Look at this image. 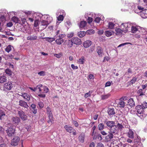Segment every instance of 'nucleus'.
<instances>
[{"label": "nucleus", "instance_id": "1", "mask_svg": "<svg viewBox=\"0 0 147 147\" xmlns=\"http://www.w3.org/2000/svg\"><path fill=\"white\" fill-rule=\"evenodd\" d=\"M52 21V18L49 15H43L37 13V26L38 30H42L46 28Z\"/></svg>", "mask_w": 147, "mask_h": 147}, {"label": "nucleus", "instance_id": "2", "mask_svg": "<svg viewBox=\"0 0 147 147\" xmlns=\"http://www.w3.org/2000/svg\"><path fill=\"white\" fill-rule=\"evenodd\" d=\"M126 10L134 11L135 13H140L144 9V8L140 5L134 3H127L125 6Z\"/></svg>", "mask_w": 147, "mask_h": 147}, {"label": "nucleus", "instance_id": "3", "mask_svg": "<svg viewBox=\"0 0 147 147\" xmlns=\"http://www.w3.org/2000/svg\"><path fill=\"white\" fill-rule=\"evenodd\" d=\"M136 111L137 115L141 119H143L146 116L144 113V109L141 105H138L136 107Z\"/></svg>", "mask_w": 147, "mask_h": 147}, {"label": "nucleus", "instance_id": "4", "mask_svg": "<svg viewBox=\"0 0 147 147\" xmlns=\"http://www.w3.org/2000/svg\"><path fill=\"white\" fill-rule=\"evenodd\" d=\"M131 24V23L130 22L123 23L121 24L119 27L123 30V32L126 33L130 30Z\"/></svg>", "mask_w": 147, "mask_h": 147}, {"label": "nucleus", "instance_id": "5", "mask_svg": "<svg viewBox=\"0 0 147 147\" xmlns=\"http://www.w3.org/2000/svg\"><path fill=\"white\" fill-rule=\"evenodd\" d=\"M3 91L7 92L10 90L13 87L12 83L10 82L5 83L3 86Z\"/></svg>", "mask_w": 147, "mask_h": 147}, {"label": "nucleus", "instance_id": "6", "mask_svg": "<svg viewBox=\"0 0 147 147\" xmlns=\"http://www.w3.org/2000/svg\"><path fill=\"white\" fill-rule=\"evenodd\" d=\"M16 130L13 126L8 127L6 130V132L9 137L11 136L14 135Z\"/></svg>", "mask_w": 147, "mask_h": 147}, {"label": "nucleus", "instance_id": "7", "mask_svg": "<svg viewBox=\"0 0 147 147\" xmlns=\"http://www.w3.org/2000/svg\"><path fill=\"white\" fill-rule=\"evenodd\" d=\"M18 114L22 120L25 121L27 119V116L23 111H18Z\"/></svg>", "mask_w": 147, "mask_h": 147}, {"label": "nucleus", "instance_id": "8", "mask_svg": "<svg viewBox=\"0 0 147 147\" xmlns=\"http://www.w3.org/2000/svg\"><path fill=\"white\" fill-rule=\"evenodd\" d=\"M138 26H136L135 24L131 23L130 30V32L133 33H135L137 32H140L138 30Z\"/></svg>", "mask_w": 147, "mask_h": 147}, {"label": "nucleus", "instance_id": "9", "mask_svg": "<svg viewBox=\"0 0 147 147\" xmlns=\"http://www.w3.org/2000/svg\"><path fill=\"white\" fill-rule=\"evenodd\" d=\"M20 138L18 136H16L12 140L11 145L12 146H16L18 145L20 141Z\"/></svg>", "mask_w": 147, "mask_h": 147}, {"label": "nucleus", "instance_id": "10", "mask_svg": "<svg viewBox=\"0 0 147 147\" xmlns=\"http://www.w3.org/2000/svg\"><path fill=\"white\" fill-rule=\"evenodd\" d=\"M71 39L74 44L76 45H79L82 43L81 40L78 37H73Z\"/></svg>", "mask_w": 147, "mask_h": 147}, {"label": "nucleus", "instance_id": "11", "mask_svg": "<svg viewBox=\"0 0 147 147\" xmlns=\"http://www.w3.org/2000/svg\"><path fill=\"white\" fill-rule=\"evenodd\" d=\"M134 131L131 129H129V131L127 133V136L131 139L134 138Z\"/></svg>", "mask_w": 147, "mask_h": 147}, {"label": "nucleus", "instance_id": "12", "mask_svg": "<svg viewBox=\"0 0 147 147\" xmlns=\"http://www.w3.org/2000/svg\"><path fill=\"white\" fill-rule=\"evenodd\" d=\"M19 105L22 107L28 109L29 106L27 103L24 101L22 100H20L19 101Z\"/></svg>", "mask_w": 147, "mask_h": 147}, {"label": "nucleus", "instance_id": "13", "mask_svg": "<svg viewBox=\"0 0 147 147\" xmlns=\"http://www.w3.org/2000/svg\"><path fill=\"white\" fill-rule=\"evenodd\" d=\"M110 131L114 134H117L119 132L118 128H117L116 125H115L110 129Z\"/></svg>", "mask_w": 147, "mask_h": 147}, {"label": "nucleus", "instance_id": "14", "mask_svg": "<svg viewBox=\"0 0 147 147\" xmlns=\"http://www.w3.org/2000/svg\"><path fill=\"white\" fill-rule=\"evenodd\" d=\"M92 42L90 40H87L84 41L83 43L84 47L85 48L89 47L92 45Z\"/></svg>", "mask_w": 147, "mask_h": 147}, {"label": "nucleus", "instance_id": "15", "mask_svg": "<svg viewBox=\"0 0 147 147\" xmlns=\"http://www.w3.org/2000/svg\"><path fill=\"white\" fill-rule=\"evenodd\" d=\"M104 123L106 124L107 126L110 128L112 127L115 125V122L113 121H105Z\"/></svg>", "mask_w": 147, "mask_h": 147}, {"label": "nucleus", "instance_id": "16", "mask_svg": "<svg viewBox=\"0 0 147 147\" xmlns=\"http://www.w3.org/2000/svg\"><path fill=\"white\" fill-rule=\"evenodd\" d=\"M22 95L19 94V95L22 96L24 99L27 101H29L30 100V96L29 95L26 93H21Z\"/></svg>", "mask_w": 147, "mask_h": 147}, {"label": "nucleus", "instance_id": "17", "mask_svg": "<svg viewBox=\"0 0 147 147\" xmlns=\"http://www.w3.org/2000/svg\"><path fill=\"white\" fill-rule=\"evenodd\" d=\"M96 52L99 57H102L103 51L102 48L98 46L97 47Z\"/></svg>", "mask_w": 147, "mask_h": 147}, {"label": "nucleus", "instance_id": "18", "mask_svg": "<svg viewBox=\"0 0 147 147\" xmlns=\"http://www.w3.org/2000/svg\"><path fill=\"white\" fill-rule=\"evenodd\" d=\"M141 17L143 18H147V9H144L140 13Z\"/></svg>", "mask_w": 147, "mask_h": 147}, {"label": "nucleus", "instance_id": "19", "mask_svg": "<svg viewBox=\"0 0 147 147\" xmlns=\"http://www.w3.org/2000/svg\"><path fill=\"white\" fill-rule=\"evenodd\" d=\"M145 91L143 90L142 89H139L137 92V94L138 95V98L139 96H142L145 95Z\"/></svg>", "mask_w": 147, "mask_h": 147}, {"label": "nucleus", "instance_id": "20", "mask_svg": "<svg viewBox=\"0 0 147 147\" xmlns=\"http://www.w3.org/2000/svg\"><path fill=\"white\" fill-rule=\"evenodd\" d=\"M128 103L129 105L131 107H133L135 105V103L133 98H131L128 100Z\"/></svg>", "mask_w": 147, "mask_h": 147}, {"label": "nucleus", "instance_id": "21", "mask_svg": "<svg viewBox=\"0 0 147 147\" xmlns=\"http://www.w3.org/2000/svg\"><path fill=\"white\" fill-rule=\"evenodd\" d=\"M64 128L66 131L69 133H71L73 131V128L70 126L66 125L65 126Z\"/></svg>", "mask_w": 147, "mask_h": 147}, {"label": "nucleus", "instance_id": "22", "mask_svg": "<svg viewBox=\"0 0 147 147\" xmlns=\"http://www.w3.org/2000/svg\"><path fill=\"white\" fill-rule=\"evenodd\" d=\"M11 120L14 123L16 124H18L20 121L19 118L17 117H12Z\"/></svg>", "mask_w": 147, "mask_h": 147}, {"label": "nucleus", "instance_id": "23", "mask_svg": "<svg viewBox=\"0 0 147 147\" xmlns=\"http://www.w3.org/2000/svg\"><path fill=\"white\" fill-rule=\"evenodd\" d=\"M62 12L63 13V14L59 15L57 17V20L58 21H63V19L64 16L65 15V13L64 10H62Z\"/></svg>", "mask_w": 147, "mask_h": 147}, {"label": "nucleus", "instance_id": "24", "mask_svg": "<svg viewBox=\"0 0 147 147\" xmlns=\"http://www.w3.org/2000/svg\"><path fill=\"white\" fill-rule=\"evenodd\" d=\"M116 35H121L122 32H123V30L121 28H116L115 30Z\"/></svg>", "mask_w": 147, "mask_h": 147}, {"label": "nucleus", "instance_id": "25", "mask_svg": "<svg viewBox=\"0 0 147 147\" xmlns=\"http://www.w3.org/2000/svg\"><path fill=\"white\" fill-rule=\"evenodd\" d=\"M7 77L4 76H0V83H2L6 82Z\"/></svg>", "mask_w": 147, "mask_h": 147}, {"label": "nucleus", "instance_id": "26", "mask_svg": "<svg viewBox=\"0 0 147 147\" xmlns=\"http://www.w3.org/2000/svg\"><path fill=\"white\" fill-rule=\"evenodd\" d=\"M11 20L13 22H15L16 23H20V21L19 20L18 18L15 16H13L11 18Z\"/></svg>", "mask_w": 147, "mask_h": 147}, {"label": "nucleus", "instance_id": "27", "mask_svg": "<svg viewBox=\"0 0 147 147\" xmlns=\"http://www.w3.org/2000/svg\"><path fill=\"white\" fill-rule=\"evenodd\" d=\"M84 134L83 133L81 134L78 137L79 140L80 141L82 142L84 141Z\"/></svg>", "mask_w": 147, "mask_h": 147}, {"label": "nucleus", "instance_id": "28", "mask_svg": "<svg viewBox=\"0 0 147 147\" xmlns=\"http://www.w3.org/2000/svg\"><path fill=\"white\" fill-rule=\"evenodd\" d=\"M109 115H113L115 114V112L113 108H109L108 111Z\"/></svg>", "mask_w": 147, "mask_h": 147}, {"label": "nucleus", "instance_id": "29", "mask_svg": "<svg viewBox=\"0 0 147 147\" xmlns=\"http://www.w3.org/2000/svg\"><path fill=\"white\" fill-rule=\"evenodd\" d=\"M43 39H45V40L47 41L50 42H51L53 41H54L55 39L54 38H51V37H45L43 38H42Z\"/></svg>", "mask_w": 147, "mask_h": 147}, {"label": "nucleus", "instance_id": "30", "mask_svg": "<svg viewBox=\"0 0 147 147\" xmlns=\"http://www.w3.org/2000/svg\"><path fill=\"white\" fill-rule=\"evenodd\" d=\"M87 24V23L85 21H81L79 24V27L80 28H83L85 27Z\"/></svg>", "mask_w": 147, "mask_h": 147}, {"label": "nucleus", "instance_id": "31", "mask_svg": "<svg viewBox=\"0 0 147 147\" xmlns=\"http://www.w3.org/2000/svg\"><path fill=\"white\" fill-rule=\"evenodd\" d=\"M146 32H144V34H142L141 33L140 34H136L135 35V36L136 38H144V36L146 34Z\"/></svg>", "mask_w": 147, "mask_h": 147}, {"label": "nucleus", "instance_id": "32", "mask_svg": "<svg viewBox=\"0 0 147 147\" xmlns=\"http://www.w3.org/2000/svg\"><path fill=\"white\" fill-rule=\"evenodd\" d=\"M86 34L84 31H80L78 33V35L80 37L82 38Z\"/></svg>", "mask_w": 147, "mask_h": 147}, {"label": "nucleus", "instance_id": "33", "mask_svg": "<svg viewBox=\"0 0 147 147\" xmlns=\"http://www.w3.org/2000/svg\"><path fill=\"white\" fill-rule=\"evenodd\" d=\"M115 24L112 22H109L108 24V27L109 29H113L115 26Z\"/></svg>", "mask_w": 147, "mask_h": 147}, {"label": "nucleus", "instance_id": "34", "mask_svg": "<svg viewBox=\"0 0 147 147\" xmlns=\"http://www.w3.org/2000/svg\"><path fill=\"white\" fill-rule=\"evenodd\" d=\"M47 113L48 116L51 115H53L51 108L47 107Z\"/></svg>", "mask_w": 147, "mask_h": 147}, {"label": "nucleus", "instance_id": "35", "mask_svg": "<svg viewBox=\"0 0 147 147\" xmlns=\"http://www.w3.org/2000/svg\"><path fill=\"white\" fill-rule=\"evenodd\" d=\"M31 107L32 108V111L34 114H36L37 112L36 110L35 109L36 108V105L34 104H32L31 105Z\"/></svg>", "mask_w": 147, "mask_h": 147}, {"label": "nucleus", "instance_id": "36", "mask_svg": "<svg viewBox=\"0 0 147 147\" xmlns=\"http://www.w3.org/2000/svg\"><path fill=\"white\" fill-rule=\"evenodd\" d=\"M49 120L47 122L50 123H53L54 119L53 118V115H51L50 116H48Z\"/></svg>", "mask_w": 147, "mask_h": 147}, {"label": "nucleus", "instance_id": "37", "mask_svg": "<svg viewBox=\"0 0 147 147\" xmlns=\"http://www.w3.org/2000/svg\"><path fill=\"white\" fill-rule=\"evenodd\" d=\"M37 39V36H28L27 38V39L28 40H35Z\"/></svg>", "mask_w": 147, "mask_h": 147}, {"label": "nucleus", "instance_id": "38", "mask_svg": "<svg viewBox=\"0 0 147 147\" xmlns=\"http://www.w3.org/2000/svg\"><path fill=\"white\" fill-rule=\"evenodd\" d=\"M63 42V39H61L59 38L55 40L56 43L58 45H61Z\"/></svg>", "mask_w": 147, "mask_h": 147}, {"label": "nucleus", "instance_id": "39", "mask_svg": "<svg viewBox=\"0 0 147 147\" xmlns=\"http://www.w3.org/2000/svg\"><path fill=\"white\" fill-rule=\"evenodd\" d=\"M140 137L138 135H137L135 138L134 139V142L136 144H137L140 142Z\"/></svg>", "mask_w": 147, "mask_h": 147}, {"label": "nucleus", "instance_id": "40", "mask_svg": "<svg viewBox=\"0 0 147 147\" xmlns=\"http://www.w3.org/2000/svg\"><path fill=\"white\" fill-rule=\"evenodd\" d=\"M6 74L9 76H11L12 74L11 71L8 68L6 69L5 70Z\"/></svg>", "mask_w": 147, "mask_h": 147}, {"label": "nucleus", "instance_id": "41", "mask_svg": "<svg viewBox=\"0 0 147 147\" xmlns=\"http://www.w3.org/2000/svg\"><path fill=\"white\" fill-rule=\"evenodd\" d=\"M105 35L107 37L111 36L112 34V32L109 31H106L105 32Z\"/></svg>", "mask_w": 147, "mask_h": 147}, {"label": "nucleus", "instance_id": "42", "mask_svg": "<svg viewBox=\"0 0 147 147\" xmlns=\"http://www.w3.org/2000/svg\"><path fill=\"white\" fill-rule=\"evenodd\" d=\"M71 39L69 40L67 42V46L68 47L71 48L73 45V43Z\"/></svg>", "mask_w": 147, "mask_h": 147}, {"label": "nucleus", "instance_id": "43", "mask_svg": "<svg viewBox=\"0 0 147 147\" xmlns=\"http://www.w3.org/2000/svg\"><path fill=\"white\" fill-rule=\"evenodd\" d=\"M110 96V94H108L105 95H102L101 96V98L102 100L108 98Z\"/></svg>", "mask_w": 147, "mask_h": 147}, {"label": "nucleus", "instance_id": "44", "mask_svg": "<svg viewBox=\"0 0 147 147\" xmlns=\"http://www.w3.org/2000/svg\"><path fill=\"white\" fill-rule=\"evenodd\" d=\"M85 58L84 56H82L79 59L78 62L81 64H83L84 63Z\"/></svg>", "mask_w": 147, "mask_h": 147}, {"label": "nucleus", "instance_id": "45", "mask_svg": "<svg viewBox=\"0 0 147 147\" xmlns=\"http://www.w3.org/2000/svg\"><path fill=\"white\" fill-rule=\"evenodd\" d=\"M94 33V30L93 29H89L86 32V34L90 35L93 34Z\"/></svg>", "mask_w": 147, "mask_h": 147}, {"label": "nucleus", "instance_id": "46", "mask_svg": "<svg viewBox=\"0 0 147 147\" xmlns=\"http://www.w3.org/2000/svg\"><path fill=\"white\" fill-rule=\"evenodd\" d=\"M118 105L119 107L123 108L125 106V102L122 101H119Z\"/></svg>", "mask_w": 147, "mask_h": 147}, {"label": "nucleus", "instance_id": "47", "mask_svg": "<svg viewBox=\"0 0 147 147\" xmlns=\"http://www.w3.org/2000/svg\"><path fill=\"white\" fill-rule=\"evenodd\" d=\"M11 46L10 45H8L5 49V51L7 53H9L11 50Z\"/></svg>", "mask_w": 147, "mask_h": 147}, {"label": "nucleus", "instance_id": "48", "mask_svg": "<svg viewBox=\"0 0 147 147\" xmlns=\"http://www.w3.org/2000/svg\"><path fill=\"white\" fill-rule=\"evenodd\" d=\"M104 125L102 123H100L98 125V129L99 130H102L104 128Z\"/></svg>", "mask_w": 147, "mask_h": 147}, {"label": "nucleus", "instance_id": "49", "mask_svg": "<svg viewBox=\"0 0 147 147\" xmlns=\"http://www.w3.org/2000/svg\"><path fill=\"white\" fill-rule=\"evenodd\" d=\"M116 126H117V128H118V130L119 131V130H121L123 128H124L123 125L122 124L119 123H118L117 124V125Z\"/></svg>", "mask_w": 147, "mask_h": 147}, {"label": "nucleus", "instance_id": "50", "mask_svg": "<svg viewBox=\"0 0 147 147\" xmlns=\"http://www.w3.org/2000/svg\"><path fill=\"white\" fill-rule=\"evenodd\" d=\"M109 134L107 136V137H108V138L110 139H111L113 138L114 135L113 134V133L111 132L110 131L109 132Z\"/></svg>", "mask_w": 147, "mask_h": 147}, {"label": "nucleus", "instance_id": "51", "mask_svg": "<svg viewBox=\"0 0 147 147\" xmlns=\"http://www.w3.org/2000/svg\"><path fill=\"white\" fill-rule=\"evenodd\" d=\"M141 106L144 109L147 108V102H144L142 104Z\"/></svg>", "mask_w": 147, "mask_h": 147}, {"label": "nucleus", "instance_id": "52", "mask_svg": "<svg viewBox=\"0 0 147 147\" xmlns=\"http://www.w3.org/2000/svg\"><path fill=\"white\" fill-rule=\"evenodd\" d=\"M5 114L4 112L2 110L0 111V119L1 120H2V118L3 117V116H5Z\"/></svg>", "mask_w": 147, "mask_h": 147}, {"label": "nucleus", "instance_id": "53", "mask_svg": "<svg viewBox=\"0 0 147 147\" xmlns=\"http://www.w3.org/2000/svg\"><path fill=\"white\" fill-rule=\"evenodd\" d=\"M74 33L73 32H70L67 34V37L69 38L72 37L74 36Z\"/></svg>", "mask_w": 147, "mask_h": 147}, {"label": "nucleus", "instance_id": "54", "mask_svg": "<svg viewBox=\"0 0 147 147\" xmlns=\"http://www.w3.org/2000/svg\"><path fill=\"white\" fill-rule=\"evenodd\" d=\"M91 92L89 91L88 92L85 93L84 94V97L85 98H87L89 96H90L91 94Z\"/></svg>", "mask_w": 147, "mask_h": 147}, {"label": "nucleus", "instance_id": "55", "mask_svg": "<svg viewBox=\"0 0 147 147\" xmlns=\"http://www.w3.org/2000/svg\"><path fill=\"white\" fill-rule=\"evenodd\" d=\"M43 88V86L41 84L38 85H37V89L39 90V91L40 92Z\"/></svg>", "mask_w": 147, "mask_h": 147}, {"label": "nucleus", "instance_id": "56", "mask_svg": "<svg viewBox=\"0 0 147 147\" xmlns=\"http://www.w3.org/2000/svg\"><path fill=\"white\" fill-rule=\"evenodd\" d=\"M127 99V97L126 96H123L119 99V101H123L126 100Z\"/></svg>", "mask_w": 147, "mask_h": 147}, {"label": "nucleus", "instance_id": "57", "mask_svg": "<svg viewBox=\"0 0 147 147\" xmlns=\"http://www.w3.org/2000/svg\"><path fill=\"white\" fill-rule=\"evenodd\" d=\"M38 74L41 76H43L45 75V72L44 71H41L38 73Z\"/></svg>", "mask_w": 147, "mask_h": 147}, {"label": "nucleus", "instance_id": "58", "mask_svg": "<svg viewBox=\"0 0 147 147\" xmlns=\"http://www.w3.org/2000/svg\"><path fill=\"white\" fill-rule=\"evenodd\" d=\"M65 35L64 34H61L58 36L59 38L63 39V38L65 37Z\"/></svg>", "mask_w": 147, "mask_h": 147}, {"label": "nucleus", "instance_id": "59", "mask_svg": "<svg viewBox=\"0 0 147 147\" xmlns=\"http://www.w3.org/2000/svg\"><path fill=\"white\" fill-rule=\"evenodd\" d=\"M128 44L132 45V44L131 43H129V42H125V43H122V44H120L118 46V47H121L122 46H123L125 45H128Z\"/></svg>", "mask_w": 147, "mask_h": 147}, {"label": "nucleus", "instance_id": "60", "mask_svg": "<svg viewBox=\"0 0 147 147\" xmlns=\"http://www.w3.org/2000/svg\"><path fill=\"white\" fill-rule=\"evenodd\" d=\"M87 22L89 24H90L93 21V19L92 18L88 17L87 20Z\"/></svg>", "mask_w": 147, "mask_h": 147}, {"label": "nucleus", "instance_id": "61", "mask_svg": "<svg viewBox=\"0 0 147 147\" xmlns=\"http://www.w3.org/2000/svg\"><path fill=\"white\" fill-rule=\"evenodd\" d=\"M101 19L100 18L96 17L94 20L95 22L97 23H99Z\"/></svg>", "mask_w": 147, "mask_h": 147}, {"label": "nucleus", "instance_id": "62", "mask_svg": "<svg viewBox=\"0 0 147 147\" xmlns=\"http://www.w3.org/2000/svg\"><path fill=\"white\" fill-rule=\"evenodd\" d=\"M104 33V31L102 29H100L98 30V34L99 35L102 34Z\"/></svg>", "mask_w": 147, "mask_h": 147}, {"label": "nucleus", "instance_id": "63", "mask_svg": "<svg viewBox=\"0 0 147 147\" xmlns=\"http://www.w3.org/2000/svg\"><path fill=\"white\" fill-rule=\"evenodd\" d=\"M43 89L44 90V91L45 93H47L49 91V89L47 87H43Z\"/></svg>", "mask_w": 147, "mask_h": 147}, {"label": "nucleus", "instance_id": "64", "mask_svg": "<svg viewBox=\"0 0 147 147\" xmlns=\"http://www.w3.org/2000/svg\"><path fill=\"white\" fill-rule=\"evenodd\" d=\"M144 36V40L146 44H147V34H145V36Z\"/></svg>", "mask_w": 147, "mask_h": 147}]
</instances>
